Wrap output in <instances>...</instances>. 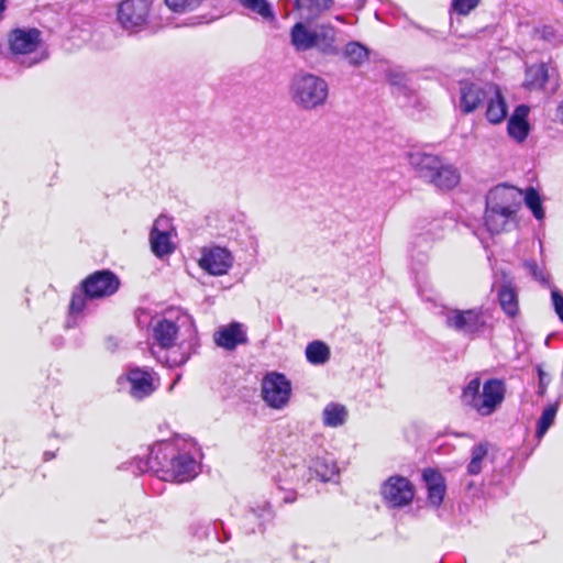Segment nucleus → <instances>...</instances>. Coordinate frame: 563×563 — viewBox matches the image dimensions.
<instances>
[{
  "mask_svg": "<svg viewBox=\"0 0 563 563\" xmlns=\"http://www.w3.org/2000/svg\"><path fill=\"white\" fill-rule=\"evenodd\" d=\"M498 300L503 311L515 318L519 312V301L516 288L511 283L503 284L498 290Z\"/></svg>",
  "mask_w": 563,
  "mask_h": 563,
  "instance_id": "nucleus-25",
  "label": "nucleus"
},
{
  "mask_svg": "<svg viewBox=\"0 0 563 563\" xmlns=\"http://www.w3.org/2000/svg\"><path fill=\"white\" fill-rule=\"evenodd\" d=\"M492 84L461 82L460 108L464 113L475 111L489 97Z\"/></svg>",
  "mask_w": 563,
  "mask_h": 563,
  "instance_id": "nucleus-13",
  "label": "nucleus"
},
{
  "mask_svg": "<svg viewBox=\"0 0 563 563\" xmlns=\"http://www.w3.org/2000/svg\"><path fill=\"white\" fill-rule=\"evenodd\" d=\"M232 255L227 249L213 246L202 250L198 264L208 274L220 276L228 273L232 266Z\"/></svg>",
  "mask_w": 563,
  "mask_h": 563,
  "instance_id": "nucleus-12",
  "label": "nucleus"
},
{
  "mask_svg": "<svg viewBox=\"0 0 563 563\" xmlns=\"http://www.w3.org/2000/svg\"><path fill=\"white\" fill-rule=\"evenodd\" d=\"M538 376H539V387L537 394L543 397L547 393L548 385L550 383L549 375L544 372L541 365L537 366Z\"/></svg>",
  "mask_w": 563,
  "mask_h": 563,
  "instance_id": "nucleus-39",
  "label": "nucleus"
},
{
  "mask_svg": "<svg viewBox=\"0 0 563 563\" xmlns=\"http://www.w3.org/2000/svg\"><path fill=\"white\" fill-rule=\"evenodd\" d=\"M445 322L449 329L464 334H474L485 325L481 309H452L446 313Z\"/></svg>",
  "mask_w": 563,
  "mask_h": 563,
  "instance_id": "nucleus-10",
  "label": "nucleus"
},
{
  "mask_svg": "<svg viewBox=\"0 0 563 563\" xmlns=\"http://www.w3.org/2000/svg\"><path fill=\"white\" fill-rule=\"evenodd\" d=\"M555 115L559 122L563 124V100L558 106Z\"/></svg>",
  "mask_w": 563,
  "mask_h": 563,
  "instance_id": "nucleus-44",
  "label": "nucleus"
},
{
  "mask_svg": "<svg viewBox=\"0 0 563 563\" xmlns=\"http://www.w3.org/2000/svg\"><path fill=\"white\" fill-rule=\"evenodd\" d=\"M551 298L554 310L560 320L563 322V295L559 290H552Z\"/></svg>",
  "mask_w": 563,
  "mask_h": 563,
  "instance_id": "nucleus-40",
  "label": "nucleus"
},
{
  "mask_svg": "<svg viewBox=\"0 0 563 563\" xmlns=\"http://www.w3.org/2000/svg\"><path fill=\"white\" fill-rule=\"evenodd\" d=\"M489 444L487 442H481L472 448V457L467 465V473L470 475H478L482 470V463L487 456Z\"/></svg>",
  "mask_w": 563,
  "mask_h": 563,
  "instance_id": "nucleus-31",
  "label": "nucleus"
},
{
  "mask_svg": "<svg viewBox=\"0 0 563 563\" xmlns=\"http://www.w3.org/2000/svg\"><path fill=\"white\" fill-rule=\"evenodd\" d=\"M415 485L400 475L389 476L380 486L383 501L393 508H401L415 498Z\"/></svg>",
  "mask_w": 563,
  "mask_h": 563,
  "instance_id": "nucleus-7",
  "label": "nucleus"
},
{
  "mask_svg": "<svg viewBox=\"0 0 563 563\" xmlns=\"http://www.w3.org/2000/svg\"><path fill=\"white\" fill-rule=\"evenodd\" d=\"M523 191L508 184H500L489 190L486 205L517 218L521 208Z\"/></svg>",
  "mask_w": 563,
  "mask_h": 563,
  "instance_id": "nucleus-8",
  "label": "nucleus"
},
{
  "mask_svg": "<svg viewBox=\"0 0 563 563\" xmlns=\"http://www.w3.org/2000/svg\"><path fill=\"white\" fill-rule=\"evenodd\" d=\"M239 2L243 8L258 14L265 21L276 20L274 9L267 0H239Z\"/></svg>",
  "mask_w": 563,
  "mask_h": 563,
  "instance_id": "nucleus-30",
  "label": "nucleus"
},
{
  "mask_svg": "<svg viewBox=\"0 0 563 563\" xmlns=\"http://www.w3.org/2000/svg\"><path fill=\"white\" fill-rule=\"evenodd\" d=\"M291 396V383L282 373H267L262 380V398L274 409L284 408Z\"/></svg>",
  "mask_w": 563,
  "mask_h": 563,
  "instance_id": "nucleus-6",
  "label": "nucleus"
},
{
  "mask_svg": "<svg viewBox=\"0 0 563 563\" xmlns=\"http://www.w3.org/2000/svg\"><path fill=\"white\" fill-rule=\"evenodd\" d=\"M489 89L490 93L486 99V118L490 123L497 124L506 118L507 106L497 86L494 85Z\"/></svg>",
  "mask_w": 563,
  "mask_h": 563,
  "instance_id": "nucleus-22",
  "label": "nucleus"
},
{
  "mask_svg": "<svg viewBox=\"0 0 563 563\" xmlns=\"http://www.w3.org/2000/svg\"><path fill=\"white\" fill-rule=\"evenodd\" d=\"M290 45L296 52L317 49L327 56H336V32L330 25H319L310 29L303 22L295 23L289 31Z\"/></svg>",
  "mask_w": 563,
  "mask_h": 563,
  "instance_id": "nucleus-2",
  "label": "nucleus"
},
{
  "mask_svg": "<svg viewBox=\"0 0 563 563\" xmlns=\"http://www.w3.org/2000/svg\"><path fill=\"white\" fill-rule=\"evenodd\" d=\"M211 21H212V19H208L206 15L192 16V18L188 19V22H186L185 25L198 26V25H201L205 23H209Z\"/></svg>",
  "mask_w": 563,
  "mask_h": 563,
  "instance_id": "nucleus-42",
  "label": "nucleus"
},
{
  "mask_svg": "<svg viewBox=\"0 0 563 563\" xmlns=\"http://www.w3.org/2000/svg\"><path fill=\"white\" fill-rule=\"evenodd\" d=\"M170 221L167 217L155 220L150 233L151 250L157 257L169 255L174 252L170 241Z\"/></svg>",
  "mask_w": 563,
  "mask_h": 563,
  "instance_id": "nucleus-14",
  "label": "nucleus"
},
{
  "mask_svg": "<svg viewBox=\"0 0 563 563\" xmlns=\"http://www.w3.org/2000/svg\"><path fill=\"white\" fill-rule=\"evenodd\" d=\"M42 59V57H32L27 63H26V66L27 67H31L35 64H37L40 60Z\"/></svg>",
  "mask_w": 563,
  "mask_h": 563,
  "instance_id": "nucleus-45",
  "label": "nucleus"
},
{
  "mask_svg": "<svg viewBox=\"0 0 563 563\" xmlns=\"http://www.w3.org/2000/svg\"><path fill=\"white\" fill-rule=\"evenodd\" d=\"M525 267L529 271L530 275L536 279V280H544V276H543V273L542 271L539 268V265L536 261H526L525 262Z\"/></svg>",
  "mask_w": 563,
  "mask_h": 563,
  "instance_id": "nucleus-41",
  "label": "nucleus"
},
{
  "mask_svg": "<svg viewBox=\"0 0 563 563\" xmlns=\"http://www.w3.org/2000/svg\"><path fill=\"white\" fill-rule=\"evenodd\" d=\"M153 333L154 339L162 349H169L176 341L178 327L174 321L163 319L155 324Z\"/></svg>",
  "mask_w": 563,
  "mask_h": 563,
  "instance_id": "nucleus-24",
  "label": "nucleus"
},
{
  "mask_svg": "<svg viewBox=\"0 0 563 563\" xmlns=\"http://www.w3.org/2000/svg\"><path fill=\"white\" fill-rule=\"evenodd\" d=\"M341 58L350 66L361 67L369 59V48L360 42L351 41L342 49L339 48Z\"/></svg>",
  "mask_w": 563,
  "mask_h": 563,
  "instance_id": "nucleus-21",
  "label": "nucleus"
},
{
  "mask_svg": "<svg viewBox=\"0 0 563 563\" xmlns=\"http://www.w3.org/2000/svg\"><path fill=\"white\" fill-rule=\"evenodd\" d=\"M205 0H164L166 7L176 14H185L197 10Z\"/></svg>",
  "mask_w": 563,
  "mask_h": 563,
  "instance_id": "nucleus-34",
  "label": "nucleus"
},
{
  "mask_svg": "<svg viewBox=\"0 0 563 563\" xmlns=\"http://www.w3.org/2000/svg\"><path fill=\"white\" fill-rule=\"evenodd\" d=\"M481 379H471L462 389L461 401L474 409L478 415L487 417L493 415L503 404L506 395V385L503 379L489 378L483 384L481 394Z\"/></svg>",
  "mask_w": 563,
  "mask_h": 563,
  "instance_id": "nucleus-1",
  "label": "nucleus"
},
{
  "mask_svg": "<svg viewBox=\"0 0 563 563\" xmlns=\"http://www.w3.org/2000/svg\"><path fill=\"white\" fill-rule=\"evenodd\" d=\"M165 474L177 483L188 482L196 476V461L187 453L173 456Z\"/></svg>",
  "mask_w": 563,
  "mask_h": 563,
  "instance_id": "nucleus-17",
  "label": "nucleus"
},
{
  "mask_svg": "<svg viewBox=\"0 0 563 563\" xmlns=\"http://www.w3.org/2000/svg\"><path fill=\"white\" fill-rule=\"evenodd\" d=\"M214 342L218 346L232 351L240 344H245L247 338L240 323H231L221 328L214 334Z\"/></svg>",
  "mask_w": 563,
  "mask_h": 563,
  "instance_id": "nucleus-20",
  "label": "nucleus"
},
{
  "mask_svg": "<svg viewBox=\"0 0 563 563\" xmlns=\"http://www.w3.org/2000/svg\"><path fill=\"white\" fill-rule=\"evenodd\" d=\"M88 299V296H86L81 290L80 292H73L68 306L69 313L73 316L81 313L86 308Z\"/></svg>",
  "mask_w": 563,
  "mask_h": 563,
  "instance_id": "nucleus-35",
  "label": "nucleus"
},
{
  "mask_svg": "<svg viewBox=\"0 0 563 563\" xmlns=\"http://www.w3.org/2000/svg\"><path fill=\"white\" fill-rule=\"evenodd\" d=\"M8 43L15 57L31 55L41 43V32L34 27L14 29L8 34Z\"/></svg>",
  "mask_w": 563,
  "mask_h": 563,
  "instance_id": "nucleus-11",
  "label": "nucleus"
},
{
  "mask_svg": "<svg viewBox=\"0 0 563 563\" xmlns=\"http://www.w3.org/2000/svg\"><path fill=\"white\" fill-rule=\"evenodd\" d=\"M422 479L427 487L428 505L439 508L446 494V482L444 476L438 470L428 467L422 472Z\"/></svg>",
  "mask_w": 563,
  "mask_h": 563,
  "instance_id": "nucleus-16",
  "label": "nucleus"
},
{
  "mask_svg": "<svg viewBox=\"0 0 563 563\" xmlns=\"http://www.w3.org/2000/svg\"><path fill=\"white\" fill-rule=\"evenodd\" d=\"M311 470L322 482L331 481L339 473V468L333 461L324 457H317L312 461Z\"/></svg>",
  "mask_w": 563,
  "mask_h": 563,
  "instance_id": "nucleus-29",
  "label": "nucleus"
},
{
  "mask_svg": "<svg viewBox=\"0 0 563 563\" xmlns=\"http://www.w3.org/2000/svg\"><path fill=\"white\" fill-rule=\"evenodd\" d=\"M558 410V402L550 404L543 409L541 417L537 422L536 435L538 438H542L548 432V430L554 422Z\"/></svg>",
  "mask_w": 563,
  "mask_h": 563,
  "instance_id": "nucleus-32",
  "label": "nucleus"
},
{
  "mask_svg": "<svg viewBox=\"0 0 563 563\" xmlns=\"http://www.w3.org/2000/svg\"><path fill=\"white\" fill-rule=\"evenodd\" d=\"M306 357L313 365L324 364L330 358V349L322 341H312L306 347Z\"/></svg>",
  "mask_w": 563,
  "mask_h": 563,
  "instance_id": "nucleus-28",
  "label": "nucleus"
},
{
  "mask_svg": "<svg viewBox=\"0 0 563 563\" xmlns=\"http://www.w3.org/2000/svg\"><path fill=\"white\" fill-rule=\"evenodd\" d=\"M347 417V410L343 405L330 402L323 410V423L327 427L336 428L343 424Z\"/></svg>",
  "mask_w": 563,
  "mask_h": 563,
  "instance_id": "nucleus-26",
  "label": "nucleus"
},
{
  "mask_svg": "<svg viewBox=\"0 0 563 563\" xmlns=\"http://www.w3.org/2000/svg\"><path fill=\"white\" fill-rule=\"evenodd\" d=\"M125 377L130 383V394L135 399H144L157 388L152 371L133 367L126 372Z\"/></svg>",
  "mask_w": 563,
  "mask_h": 563,
  "instance_id": "nucleus-15",
  "label": "nucleus"
},
{
  "mask_svg": "<svg viewBox=\"0 0 563 563\" xmlns=\"http://www.w3.org/2000/svg\"><path fill=\"white\" fill-rule=\"evenodd\" d=\"M481 0H452V11L460 15H467L479 3Z\"/></svg>",
  "mask_w": 563,
  "mask_h": 563,
  "instance_id": "nucleus-37",
  "label": "nucleus"
},
{
  "mask_svg": "<svg viewBox=\"0 0 563 563\" xmlns=\"http://www.w3.org/2000/svg\"><path fill=\"white\" fill-rule=\"evenodd\" d=\"M152 0H122L117 5V22L130 35L155 33L163 27L152 18Z\"/></svg>",
  "mask_w": 563,
  "mask_h": 563,
  "instance_id": "nucleus-3",
  "label": "nucleus"
},
{
  "mask_svg": "<svg viewBox=\"0 0 563 563\" xmlns=\"http://www.w3.org/2000/svg\"><path fill=\"white\" fill-rule=\"evenodd\" d=\"M407 157L415 170L427 176H454L457 173L451 163L434 154L412 152Z\"/></svg>",
  "mask_w": 563,
  "mask_h": 563,
  "instance_id": "nucleus-9",
  "label": "nucleus"
},
{
  "mask_svg": "<svg viewBox=\"0 0 563 563\" xmlns=\"http://www.w3.org/2000/svg\"><path fill=\"white\" fill-rule=\"evenodd\" d=\"M523 199L527 207L532 211L534 218L538 220H542L545 213L538 190L532 187L528 188L525 192Z\"/></svg>",
  "mask_w": 563,
  "mask_h": 563,
  "instance_id": "nucleus-33",
  "label": "nucleus"
},
{
  "mask_svg": "<svg viewBox=\"0 0 563 563\" xmlns=\"http://www.w3.org/2000/svg\"><path fill=\"white\" fill-rule=\"evenodd\" d=\"M297 500V493L295 490L287 492L283 501L285 504H292Z\"/></svg>",
  "mask_w": 563,
  "mask_h": 563,
  "instance_id": "nucleus-43",
  "label": "nucleus"
},
{
  "mask_svg": "<svg viewBox=\"0 0 563 563\" xmlns=\"http://www.w3.org/2000/svg\"><path fill=\"white\" fill-rule=\"evenodd\" d=\"M158 453H159V452H157V453L155 454V456H154V453H153V452H151V454H150V460L157 459V457H158Z\"/></svg>",
  "mask_w": 563,
  "mask_h": 563,
  "instance_id": "nucleus-46",
  "label": "nucleus"
},
{
  "mask_svg": "<svg viewBox=\"0 0 563 563\" xmlns=\"http://www.w3.org/2000/svg\"><path fill=\"white\" fill-rule=\"evenodd\" d=\"M536 33L540 36V38L549 43L555 44L563 42V34H561L559 30L552 25H544L541 29H538Z\"/></svg>",
  "mask_w": 563,
  "mask_h": 563,
  "instance_id": "nucleus-36",
  "label": "nucleus"
},
{
  "mask_svg": "<svg viewBox=\"0 0 563 563\" xmlns=\"http://www.w3.org/2000/svg\"><path fill=\"white\" fill-rule=\"evenodd\" d=\"M291 95L296 104L305 110H313L325 103L329 86L320 76L299 74L292 80Z\"/></svg>",
  "mask_w": 563,
  "mask_h": 563,
  "instance_id": "nucleus-4",
  "label": "nucleus"
},
{
  "mask_svg": "<svg viewBox=\"0 0 563 563\" xmlns=\"http://www.w3.org/2000/svg\"><path fill=\"white\" fill-rule=\"evenodd\" d=\"M119 277L109 269L96 271L80 282L79 289L89 299H103L114 295L120 288Z\"/></svg>",
  "mask_w": 563,
  "mask_h": 563,
  "instance_id": "nucleus-5",
  "label": "nucleus"
},
{
  "mask_svg": "<svg viewBox=\"0 0 563 563\" xmlns=\"http://www.w3.org/2000/svg\"><path fill=\"white\" fill-rule=\"evenodd\" d=\"M530 112V108L526 104H520L516 107L514 113L509 118L507 124V131L509 136L518 143H522L530 131V125L528 122V115Z\"/></svg>",
  "mask_w": 563,
  "mask_h": 563,
  "instance_id": "nucleus-18",
  "label": "nucleus"
},
{
  "mask_svg": "<svg viewBox=\"0 0 563 563\" xmlns=\"http://www.w3.org/2000/svg\"><path fill=\"white\" fill-rule=\"evenodd\" d=\"M517 218L506 214V212L496 210L486 205L484 211V225L492 235H498L509 231V227L515 223Z\"/></svg>",
  "mask_w": 563,
  "mask_h": 563,
  "instance_id": "nucleus-19",
  "label": "nucleus"
},
{
  "mask_svg": "<svg viewBox=\"0 0 563 563\" xmlns=\"http://www.w3.org/2000/svg\"><path fill=\"white\" fill-rule=\"evenodd\" d=\"M459 180L460 178H430V183L441 190L456 187Z\"/></svg>",
  "mask_w": 563,
  "mask_h": 563,
  "instance_id": "nucleus-38",
  "label": "nucleus"
},
{
  "mask_svg": "<svg viewBox=\"0 0 563 563\" xmlns=\"http://www.w3.org/2000/svg\"><path fill=\"white\" fill-rule=\"evenodd\" d=\"M549 79V67L545 63L527 67L523 87L528 90H542Z\"/></svg>",
  "mask_w": 563,
  "mask_h": 563,
  "instance_id": "nucleus-23",
  "label": "nucleus"
},
{
  "mask_svg": "<svg viewBox=\"0 0 563 563\" xmlns=\"http://www.w3.org/2000/svg\"><path fill=\"white\" fill-rule=\"evenodd\" d=\"M294 2L297 10L306 11L312 20L329 10L333 4V0H294Z\"/></svg>",
  "mask_w": 563,
  "mask_h": 563,
  "instance_id": "nucleus-27",
  "label": "nucleus"
}]
</instances>
